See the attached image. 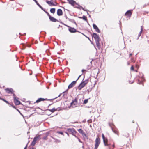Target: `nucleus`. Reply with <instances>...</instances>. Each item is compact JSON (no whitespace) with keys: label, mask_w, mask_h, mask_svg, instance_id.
Here are the masks:
<instances>
[{"label":"nucleus","mask_w":149,"mask_h":149,"mask_svg":"<svg viewBox=\"0 0 149 149\" xmlns=\"http://www.w3.org/2000/svg\"><path fill=\"white\" fill-rule=\"evenodd\" d=\"M92 37L94 38L97 48L99 49H100L101 46L99 42L100 41V39L99 36L96 33H93Z\"/></svg>","instance_id":"1"},{"label":"nucleus","mask_w":149,"mask_h":149,"mask_svg":"<svg viewBox=\"0 0 149 149\" xmlns=\"http://www.w3.org/2000/svg\"><path fill=\"white\" fill-rule=\"evenodd\" d=\"M140 76H139V77L141 78L140 79H138V83L139 84H142L143 86V84L142 82L143 81H145V79H144L143 76V74L141 72H140Z\"/></svg>","instance_id":"2"},{"label":"nucleus","mask_w":149,"mask_h":149,"mask_svg":"<svg viewBox=\"0 0 149 149\" xmlns=\"http://www.w3.org/2000/svg\"><path fill=\"white\" fill-rule=\"evenodd\" d=\"M67 131L69 134L72 135H74V134H76L77 133L74 128H67Z\"/></svg>","instance_id":"3"},{"label":"nucleus","mask_w":149,"mask_h":149,"mask_svg":"<svg viewBox=\"0 0 149 149\" xmlns=\"http://www.w3.org/2000/svg\"><path fill=\"white\" fill-rule=\"evenodd\" d=\"M100 143V140L99 137L97 138L95 141V148L94 149H97L99 144Z\"/></svg>","instance_id":"4"},{"label":"nucleus","mask_w":149,"mask_h":149,"mask_svg":"<svg viewBox=\"0 0 149 149\" xmlns=\"http://www.w3.org/2000/svg\"><path fill=\"white\" fill-rule=\"evenodd\" d=\"M13 96L15 104L16 105H19L20 104H21L20 101L18 100V98L16 96L15 94H13Z\"/></svg>","instance_id":"5"},{"label":"nucleus","mask_w":149,"mask_h":149,"mask_svg":"<svg viewBox=\"0 0 149 149\" xmlns=\"http://www.w3.org/2000/svg\"><path fill=\"white\" fill-rule=\"evenodd\" d=\"M65 25L67 27H69L68 30L70 32L72 33H74L78 31L75 28L66 25Z\"/></svg>","instance_id":"6"},{"label":"nucleus","mask_w":149,"mask_h":149,"mask_svg":"<svg viewBox=\"0 0 149 149\" xmlns=\"http://www.w3.org/2000/svg\"><path fill=\"white\" fill-rule=\"evenodd\" d=\"M68 2V3L71 4L72 6L74 7H75L74 5H78V4L74 0H67Z\"/></svg>","instance_id":"7"},{"label":"nucleus","mask_w":149,"mask_h":149,"mask_svg":"<svg viewBox=\"0 0 149 149\" xmlns=\"http://www.w3.org/2000/svg\"><path fill=\"white\" fill-rule=\"evenodd\" d=\"M77 83V80L73 81L70 84L68 87V89H70L74 87Z\"/></svg>","instance_id":"8"},{"label":"nucleus","mask_w":149,"mask_h":149,"mask_svg":"<svg viewBox=\"0 0 149 149\" xmlns=\"http://www.w3.org/2000/svg\"><path fill=\"white\" fill-rule=\"evenodd\" d=\"M77 104V98H75L73 100L72 102L70 103V106H75Z\"/></svg>","instance_id":"9"},{"label":"nucleus","mask_w":149,"mask_h":149,"mask_svg":"<svg viewBox=\"0 0 149 149\" xmlns=\"http://www.w3.org/2000/svg\"><path fill=\"white\" fill-rule=\"evenodd\" d=\"M85 85L82 82H81L78 86L77 88L79 90H80L84 88Z\"/></svg>","instance_id":"10"},{"label":"nucleus","mask_w":149,"mask_h":149,"mask_svg":"<svg viewBox=\"0 0 149 149\" xmlns=\"http://www.w3.org/2000/svg\"><path fill=\"white\" fill-rule=\"evenodd\" d=\"M102 137L103 139V141L104 143V144L105 146H107L108 145L106 143V142H107V139L106 138H105V136L104 135V134H102Z\"/></svg>","instance_id":"11"},{"label":"nucleus","mask_w":149,"mask_h":149,"mask_svg":"<svg viewBox=\"0 0 149 149\" xmlns=\"http://www.w3.org/2000/svg\"><path fill=\"white\" fill-rule=\"evenodd\" d=\"M5 90L6 91V92L8 93H11L12 94H14V91L13 89L12 88H6L5 89Z\"/></svg>","instance_id":"12"},{"label":"nucleus","mask_w":149,"mask_h":149,"mask_svg":"<svg viewBox=\"0 0 149 149\" xmlns=\"http://www.w3.org/2000/svg\"><path fill=\"white\" fill-rule=\"evenodd\" d=\"M93 28L95 30V31L98 33H100V30L98 28V27H97V25L95 24H93Z\"/></svg>","instance_id":"13"},{"label":"nucleus","mask_w":149,"mask_h":149,"mask_svg":"<svg viewBox=\"0 0 149 149\" xmlns=\"http://www.w3.org/2000/svg\"><path fill=\"white\" fill-rule=\"evenodd\" d=\"M132 10H129L128 11H127L125 13V15H126L128 17H130L131 15L132 14V13L131 12V11H132Z\"/></svg>","instance_id":"14"},{"label":"nucleus","mask_w":149,"mask_h":149,"mask_svg":"<svg viewBox=\"0 0 149 149\" xmlns=\"http://www.w3.org/2000/svg\"><path fill=\"white\" fill-rule=\"evenodd\" d=\"M48 110L49 111H50L52 112V113H54L55 111L58 110L59 111L60 110V108L58 107L56 109H55V108H53L52 109H48Z\"/></svg>","instance_id":"15"},{"label":"nucleus","mask_w":149,"mask_h":149,"mask_svg":"<svg viewBox=\"0 0 149 149\" xmlns=\"http://www.w3.org/2000/svg\"><path fill=\"white\" fill-rule=\"evenodd\" d=\"M57 14L58 16H59L62 15L63 12L61 9H59L57 10Z\"/></svg>","instance_id":"16"},{"label":"nucleus","mask_w":149,"mask_h":149,"mask_svg":"<svg viewBox=\"0 0 149 149\" xmlns=\"http://www.w3.org/2000/svg\"><path fill=\"white\" fill-rule=\"evenodd\" d=\"M49 18L50 21L52 22H56L57 21H58V20L57 19L52 16L50 17Z\"/></svg>","instance_id":"17"},{"label":"nucleus","mask_w":149,"mask_h":149,"mask_svg":"<svg viewBox=\"0 0 149 149\" xmlns=\"http://www.w3.org/2000/svg\"><path fill=\"white\" fill-rule=\"evenodd\" d=\"M46 99H44L42 98H38L37 100H36L35 103H38L42 101H44L46 100Z\"/></svg>","instance_id":"18"},{"label":"nucleus","mask_w":149,"mask_h":149,"mask_svg":"<svg viewBox=\"0 0 149 149\" xmlns=\"http://www.w3.org/2000/svg\"><path fill=\"white\" fill-rule=\"evenodd\" d=\"M68 89H67L65 91L63 92L62 93H60L58 97H57V98L58 97H60V96L61 95H62V93L63 94V96H64V95H66L67 94V93H68Z\"/></svg>","instance_id":"19"},{"label":"nucleus","mask_w":149,"mask_h":149,"mask_svg":"<svg viewBox=\"0 0 149 149\" xmlns=\"http://www.w3.org/2000/svg\"><path fill=\"white\" fill-rule=\"evenodd\" d=\"M114 125L113 123H112V132H113L115 134L118 135V132L117 130H115L113 129V126Z\"/></svg>","instance_id":"20"},{"label":"nucleus","mask_w":149,"mask_h":149,"mask_svg":"<svg viewBox=\"0 0 149 149\" xmlns=\"http://www.w3.org/2000/svg\"><path fill=\"white\" fill-rule=\"evenodd\" d=\"M78 18L80 19H82L83 20H84L85 21H86L87 22V17L86 16L83 15L82 17H78Z\"/></svg>","instance_id":"21"},{"label":"nucleus","mask_w":149,"mask_h":149,"mask_svg":"<svg viewBox=\"0 0 149 149\" xmlns=\"http://www.w3.org/2000/svg\"><path fill=\"white\" fill-rule=\"evenodd\" d=\"M46 3L48 4L50 6H55V5L53 2L50 1H47Z\"/></svg>","instance_id":"22"},{"label":"nucleus","mask_w":149,"mask_h":149,"mask_svg":"<svg viewBox=\"0 0 149 149\" xmlns=\"http://www.w3.org/2000/svg\"><path fill=\"white\" fill-rule=\"evenodd\" d=\"M36 4L43 10L44 11H45V9H44L39 4V3H38V2L37 1L36 2Z\"/></svg>","instance_id":"23"},{"label":"nucleus","mask_w":149,"mask_h":149,"mask_svg":"<svg viewBox=\"0 0 149 149\" xmlns=\"http://www.w3.org/2000/svg\"><path fill=\"white\" fill-rule=\"evenodd\" d=\"M39 138V135L35 136L33 140L36 142V141Z\"/></svg>","instance_id":"24"},{"label":"nucleus","mask_w":149,"mask_h":149,"mask_svg":"<svg viewBox=\"0 0 149 149\" xmlns=\"http://www.w3.org/2000/svg\"><path fill=\"white\" fill-rule=\"evenodd\" d=\"M68 19L71 22H72L73 23H74L76 25H77V24H76L75 21L73 19H69V18H68Z\"/></svg>","instance_id":"25"},{"label":"nucleus","mask_w":149,"mask_h":149,"mask_svg":"<svg viewBox=\"0 0 149 149\" xmlns=\"http://www.w3.org/2000/svg\"><path fill=\"white\" fill-rule=\"evenodd\" d=\"M55 8H52L50 10V12L52 13H54L55 12Z\"/></svg>","instance_id":"26"},{"label":"nucleus","mask_w":149,"mask_h":149,"mask_svg":"<svg viewBox=\"0 0 149 149\" xmlns=\"http://www.w3.org/2000/svg\"><path fill=\"white\" fill-rule=\"evenodd\" d=\"M88 79L85 80L82 82L85 85H86L88 83Z\"/></svg>","instance_id":"27"},{"label":"nucleus","mask_w":149,"mask_h":149,"mask_svg":"<svg viewBox=\"0 0 149 149\" xmlns=\"http://www.w3.org/2000/svg\"><path fill=\"white\" fill-rule=\"evenodd\" d=\"M82 134V136L84 137H87L86 134L85 133V132L83 131L82 133L81 134Z\"/></svg>","instance_id":"28"},{"label":"nucleus","mask_w":149,"mask_h":149,"mask_svg":"<svg viewBox=\"0 0 149 149\" xmlns=\"http://www.w3.org/2000/svg\"><path fill=\"white\" fill-rule=\"evenodd\" d=\"M92 65L91 64H90L89 65H88L87 66V69L88 70H89V69H90Z\"/></svg>","instance_id":"29"},{"label":"nucleus","mask_w":149,"mask_h":149,"mask_svg":"<svg viewBox=\"0 0 149 149\" xmlns=\"http://www.w3.org/2000/svg\"><path fill=\"white\" fill-rule=\"evenodd\" d=\"M129 134L127 133H125L124 134V136L127 138L129 136Z\"/></svg>","instance_id":"30"},{"label":"nucleus","mask_w":149,"mask_h":149,"mask_svg":"<svg viewBox=\"0 0 149 149\" xmlns=\"http://www.w3.org/2000/svg\"><path fill=\"white\" fill-rule=\"evenodd\" d=\"M78 130L80 134H81V133H82V132L83 131V130L82 129H78Z\"/></svg>","instance_id":"31"},{"label":"nucleus","mask_w":149,"mask_h":149,"mask_svg":"<svg viewBox=\"0 0 149 149\" xmlns=\"http://www.w3.org/2000/svg\"><path fill=\"white\" fill-rule=\"evenodd\" d=\"M78 6H75L74 7V8H78V9H81V7H82L81 6H80L78 4V5H77Z\"/></svg>","instance_id":"32"},{"label":"nucleus","mask_w":149,"mask_h":149,"mask_svg":"<svg viewBox=\"0 0 149 149\" xmlns=\"http://www.w3.org/2000/svg\"><path fill=\"white\" fill-rule=\"evenodd\" d=\"M36 142H35V141H34L33 140V141H32V142L31 143V145L32 146H34L36 144Z\"/></svg>","instance_id":"33"},{"label":"nucleus","mask_w":149,"mask_h":149,"mask_svg":"<svg viewBox=\"0 0 149 149\" xmlns=\"http://www.w3.org/2000/svg\"><path fill=\"white\" fill-rule=\"evenodd\" d=\"M88 99H86L84 100V104H86L88 102Z\"/></svg>","instance_id":"34"},{"label":"nucleus","mask_w":149,"mask_h":149,"mask_svg":"<svg viewBox=\"0 0 149 149\" xmlns=\"http://www.w3.org/2000/svg\"><path fill=\"white\" fill-rule=\"evenodd\" d=\"M141 31H140V32L139 33V34L140 36L141 35L142 32V31H143V28H142V26H141Z\"/></svg>","instance_id":"35"},{"label":"nucleus","mask_w":149,"mask_h":149,"mask_svg":"<svg viewBox=\"0 0 149 149\" xmlns=\"http://www.w3.org/2000/svg\"><path fill=\"white\" fill-rule=\"evenodd\" d=\"M57 98V97H56L55 98H54L53 99H46V100H48L50 101H52L53 100Z\"/></svg>","instance_id":"36"},{"label":"nucleus","mask_w":149,"mask_h":149,"mask_svg":"<svg viewBox=\"0 0 149 149\" xmlns=\"http://www.w3.org/2000/svg\"><path fill=\"white\" fill-rule=\"evenodd\" d=\"M2 100L3 101H4V102H5L7 104H9V103H8V101H7V100H6L2 98Z\"/></svg>","instance_id":"37"},{"label":"nucleus","mask_w":149,"mask_h":149,"mask_svg":"<svg viewBox=\"0 0 149 149\" xmlns=\"http://www.w3.org/2000/svg\"><path fill=\"white\" fill-rule=\"evenodd\" d=\"M44 11L47 13V15L49 16V17L51 16H50V14H49V13H48V12H47V11H46L45 10Z\"/></svg>","instance_id":"38"},{"label":"nucleus","mask_w":149,"mask_h":149,"mask_svg":"<svg viewBox=\"0 0 149 149\" xmlns=\"http://www.w3.org/2000/svg\"><path fill=\"white\" fill-rule=\"evenodd\" d=\"M58 134H61V135H63V132H60V131H59V132H58Z\"/></svg>","instance_id":"39"},{"label":"nucleus","mask_w":149,"mask_h":149,"mask_svg":"<svg viewBox=\"0 0 149 149\" xmlns=\"http://www.w3.org/2000/svg\"><path fill=\"white\" fill-rule=\"evenodd\" d=\"M65 133L67 134V135L68 136H69V132H68V131H67V129L66 130V132H65Z\"/></svg>","instance_id":"40"},{"label":"nucleus","mask_w":149,"mask_h":149,"mask_svg":"<svg viewBox=\"0 0 149 149\" xmlns=\"http://www.w3.org/2000/svg\"><path fill=\"white\" fill-rule=\"evenodd\" d=\"M43 139L45 140L47 139V136L46 135L43 137Z\"/></svg>","instance_id":"41"},{"label":"nucleus","mask_w":149,"mask_h":149,"mask_svg":"<svg viewBox=\"0 0 149 149\" xmlns=\"http://www.w3.org/2000/svg\"><path fill=\"white\" fill-rule=\"evenodd\" d=\"M55 141L56 142L59 143V142H60V141L59 140H58L57 139H55Z\"/></svg>","instance_id":"42"},{"label":"nucleus","mask_w":149,"mask_h":149,"mask_svg":"<svg viewBox=\"0 0 149 149\" xmlns=\"http://www.w3.org/2000/svg\"><path fill=\"white\" fill-rule=\"evenodd\" d=\"M81 9L84 11L88 12V10L87 9H84L83 7H81Z\"/></svg>","instance_id":"43"},{"label":"nucleus","mask_w":149,"mask_h":149,"mask_svg":"<svg viewBox=\"0 0 149 149\" xmlns=\"http://www.w3.org/2000/svg\"><path fill=\"white\" fill-rule=\"evenodd\" d=\"M91 89H87V91L88 92V94H89V92L91 91Z\"/></svg>","instance_id":"44"},{"label":"nucleus","mask_w":149,"mask_h":149,"mask_svg":"<svg viewBox=\"0 0 149 149\" xmlns=\"http://www.w3.org/2000/svg\"><path fill=\"white\" fill-rule=\"evenodd\" d=\"M92 120L91 119H89L88 120V123H91L92 122Z\"/></svg>","instance_id":"45"},{"label":"nucleus","mask_w":149,"mask_h":149,"mask_svg":"<svg viewBox=\"0 0 149 149\" xmlns=\"http://www.w3.org/2000/svg\"><path fill=\"white\" fill-rule=\"evenodd\" d=\"M131 70H134V68L133 66H131Z\"/></svg>","instance_id":"46"},{"label":"nucleus","mask_w":149,"mask_h":149,"mask_svg":"<svg viewBox=\"0 0 149 149\" xmlns=\"http://www.w3.org/2000/svg\"><path fill=\"white\" fill-rule=\"evenodd\" d=\"M78 141L79 142H80V143H82V141H81L79 139V138H78Z\"/></svg>","instance_id":"47"},{"label":"nucleus","mask_w":149,"mask_h":149,"mask_svg":"<svg viewBox=\"0 0 149 149\" xmlns=\"http://www.w3.org/2000/svg\"><path fill=\"white\" fill-rule=\"evenodd\" d=\"M73 136H75V137L77 138H78V137H77L76 135H75V134H74V135H73Z\"/></svg>","instance_id":"48"},{"label":"nucleus","mask_w":149,"mask_h":149,"mask_svg":"<svg viewBox=\"0 0 149 149\" xmlns=\"http://www.w3.org/2000/svg\"><path fill=\"white\" fill-rule=\"evenodd\" d=\"M81 75H80L78 77V78L76 80H77H77L79 79V78L81 76Z\"/></svg>","instance_id":"49"},{"label":"nucleus","mask_w":149,"mask_h":149,"mask_svg":"<svg viewBox=\"0 0 149 149\" xmlns=\"http://www.w3.org/2000/svg\"><path fill=\"white\" fill-rule=\"evenodd\" d=\"M119 24H120V29H121V27H120V25H121V22H120V21H119Z\"/></svg>","instance_id":"50"},{"label":"nucleus","mask_w":149,"mask_h":149,"mask_svg":"<svg viewBox=\"0 0 149 149\" xmlns=\"http://www.w3.org/2000/svg\"><path fill=\"white\" fill-rule=\"evenodd\" d=\"M141 36L140 35H139L138 34V38H137V39L138 40L139 39V37L140 36Z\"/></svg>","instance_id":"51"},{"label":"nucleus","mask_w":149,"mask_h":149,"mask_svg":"<svg viewBox=\"0 0 149 149\" xmlns=\"http://www.w3.org/2000/svg\"><path fill=\"white\" fill-rule=\"evenodd\" d=\"M27 145H26V146L24 147V149H27Z\"/></svg>","instance_id":"52"},{"label":"nucleus","mask_w":149,"mask_h":149,"mask_svg":"<svg viewBox=\"0 0 149 149\" xmlns=\"http://www.w3.org/2000/svg\"><path fill=\"white\" fill-rule=\"evenodd\" d=\"M16 109L17 110V111H18L19 113H20V111H19V109Z\"/></svg>","instance_id":"53"},{"label":"nucleus","mask_w":149,"mask_h":149,"mask_svg":"<svg viewBox=\"0 0 149 149\" xmlns=\"http://www.w3.org/2000/svg\"><path fill=\"white\" fill-rule=\"evenodd\" d=\"M132 55V53H130L129 54V57H130Z\"/></svg>","instance_id":"54"},{"label":"nucleus","mask_w":149,"mask_h":149,"mask_svg":"<svg viewBox=\"0 0 149 149\" xmlns=\"http://www.w3.org/2000/svg\"><path fill=\"white\" fill-rule=\"evenodd\" d=\"M85 70H85L83 69V70H82V72H84V71H85Z\"/></svg>","instance_id":"55"},{"label":"nucleus","mask_w":149,"mask_h":149,"mask_svg":"<svg viewBox=\"0 0 149 149\" xmlns=\"http://www.w3.org/2000/svg\"><path fill=\"white\" fill-rule=\"evenodd\" d=\"M109 125H110V127L111 128H112V126H111V124L109 123Z\"/></svg>","instance_id":"56"},{"label":"nucleus","mask_w":149,"mask_h":149,"mask_svg":"<svg viewBox=\"0 0 149 149\" xmlns=\"http://www.w3.org/2000/svg\"><path fill=\"white\" fill-rule=\"evenodd\" d=\"M13 108H14L15 109H16V107H15V106H13Z\"/></svg>","instance_id":"57"},{"label":"nucleus","mask_w":149,"mask_h":149,"mask_svg":"<svg viewBox=\"0 0 149 149\" xmlns=\"http://www.w3.org/2000/svg\"><path fill=\"white\" fill-rule=\"evenodd\" d=\"M35 2V3H36V2H37V1H36V0H33Z\"/></svg>","instance_id":"58"},{"label":"nucleus","mask_w":149,"mask_h":149,"mask_svg":"<svg viewBox=\"0 0 149 149\" xmlns=\"http://www.w3.org/2000/svg\"><path fill=\"white\" fill-rule=\"evenodd\" d=\"M84 36L86 37L87 38V37L83 33H82Z\"/></svg>","instance_id":"59"},{"label":"nucleus","mask_w":149,"mask_h":149,"mask_svg":"<svg viewBox=\"0 0 149 149\" xmlns=\"http://www.w3.org/2000/svg\"><path fill=\"white\" fill-rule=\"evenodd\" d=\"M82 148H84V144L83 143V146H82Z\"/></svg>","instance_id":"60"},{"label":"nucleus","mask_w":149,"mask_h":149,"mask_svg":"<svg viewBox=\"0 0 149 149\" xmlns=\"http://www.w3.org/2000/svg\"><path fill=\"white\" fill-rule=\"evenodd\" d=\"M112 147H114V145H113V144L112 145Z\"/></svg>","instance_id":"61"},{"label":"nucleus","mask_w":149,"mask_h":149,"mask_svg":"<svg viewBox=\"0 0 149 149\" xmlns=\"http://www.w3.org/2000/svg\"><path fill=\"white\" fill-rule=\"evenodd\" d=\"M146 6V4H145V5H144V6H143V7H145Z\"/></svg>","instance_id":"62"},{"label":"nucleus","mask_w":149,"mask_h":149,"mask_svg":"<svg viewBox=\"0 0 149 149\" xmlns=\"http://www.w3.org/2000/svg\"><path fill=\"white\" fill-rule=\"evenodd\" d=\"M30 149H34L33 148H30Z\"/></svg>","instance_id":"63"},{"label":"nucleus","mask_w":149,"mask_h":149,"mask_svg":"<svg viewBox=\"0 0 149 149\" xmlns=\"http://www.w3.org/2000/svg\"><path fill=\"white\" fill-rule=\"evenodd\" d=\"M109 149H111V148L110 147H109Z\"/></svg>","instance_id":"64"}]
</instances>
